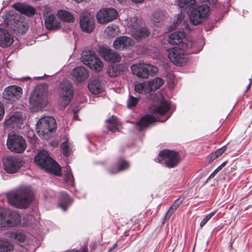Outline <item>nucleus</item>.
I'll use <instances>...</instances> for the list:
<instances>
[{
    "mask_svg": "<svg viewBox=\"0 0 252 252\" xmlns=\"http://www.w3.org/2000/svg\"><path fill=\"white\" fill-rule=\"evenodd\" d=\"M77 2H80L83 1L84 0H75Z\"/></svg>",
    "mask_w": 252,
    "mask_h": 252,
    "instance_id": "obj_56",
    "label": "nucleus"
},
{
    "mask_svg": "<svg viewBox=\"0 0 252 252\" xmlns=\"http://www.w3.org/2000/svg\"><path fill=\"white\" fill-rule=\"evenodd\" d=\"M80 26L83 31L91 32L95 27L93 15L89 12H83L80 17Z\"/></svg>",
    "mask_w": 252,
    "mask_h": 252,
    "instance_id": "obj_20",
    "label": "nucleus"
},
{
    "mask_svg": "<svg viewBox=\"0 0 252 252\" xmlns=\"http://www.w3.org/2000/svg\"><path fill=\"white\" fill-rule=\"evenodd\" d=\"M34 162L47 172L52 173L57 176L61 174L60 165L49 156L46 151H40L35 157Z\"/></svg>",
    "mask_w": 252,
    "mask_h": 252,
    "instance_id": "obj_3",
    "label": "nucleus"
},
{
    "mask_svg": "<svg viewBox=\"0 0 252 252\" xmlns=\"http://www.w3.org/2000/svg\"><path fill=\"white\" fill-rule=\"evenodd\" d=\"M60 103L61 106L64 108L70 102L73 96V90L71 85L68 82H64L60 86Z\"/></svg>",
    "mask_w": 252,
    "mask_h": 252,
    "instance_id": "obj_15",
    "label": "nucleus"
},
{
    "mask_svg": "<svg viewBox=\"0 0 252 252\" xmlns=\"http://www.w3.org/2000/svg\"><path fill=\"white\" fill-rule=\"evenodd\" d=\"M57 15L60 19L64 22L70 23L73 22L74 20V16L70 12L65 10H58Z\"/></svg>",
    "mask_w": 252,
    "mask_h": 252,
    "instance_id": "obj_34",
    "label": "nucleus"
},
{
    "mask_svg": "<svg viewBox=\"0 0 252 252\" xmlns=\"http://www.w3.org/2000/svg\"><path fill=\"white\" fill-rule=\"evenodd\" d=\"M205 3L196 6L195 0H178V5L188 12L190 11L189 20L193 25H197L201 23L207 17L210 11V7L207 4H215L216 0H199Z\"/></svg>",
    "mask_w": 252,
    "mask_h": 252,
    "instance_id": "obj_1",
    "label": "nucleus"
},
{
    "mask_svg": "<svg viewBox=\"0 0 252 252\" xmlns=\"http://www.w3.org/2000/svg\"><path fill=\"white\" fill-rule=\"evenodd\" d=\"M226 147L223 146L222 147L218 149L215 152L212 153L210 154V157L212 160L215 159L219 156L221 155L226 150Z\"/></svg>",
    "mask_w": 252,
    "mask_h": 252,
    "instance_id": "obj_44",
    "label": "nucleus"
},
{
    "mask_svg": "<svg viewBox=\"0 0 252 252\" xmlns=\"http://www.w3.org/2000/svg\"><path fill=\"white\" fill-rule=\"evenodd\" d=\"M81 61L91 69L97 72L102 70L103 67L102 62L94 54L84 53L81 57Z\"/></svg>",
    "mask_w": 252,
    "mask_h": 252,
    "instance_id": "obj_14",
    "label": "nucleus"
},
{
    "mask_svg": "<svg viewBox=\"0 0 252 252\" xmlns=\"http://www.w3.org/2000/svg\"><path fill=\"white\" fill-rule=\"evenodd\" d=\"M23 123V117L21 113L16 112L5 120L4 126L5 128L14 129L21 127Z\"/></svg>",
    "mask_w": 252,
    "mask_h": 252,
    "instance_id": "obj_21",
    "label": "nucleus"
},
{
    "mask_svg": "<svg viewBox=\"0 0 252 252\" xmlns=\"http://www.w3.org/2000/svg\"><path fill=\"white\" fill-rule=\"evenodd\" d=\"M159 156L164 159V164L168 168H173L177 166L180 159L178 153L168 149L161 151Z\"/></svg>",
    "mask_w": 252,
    "mask_h": 252,
    "instance_id": "obj_13",
    "label": "nucleus"
},
{
    "mask_svg": "<svg viewBox=\"0 0 252 252\" xmlns=\"http://www.w3.org/2000/svg\"><path fill=\"white\" fill-rule=\"evenodd\" d=\"M132 1L136 2V3H141L143 2L144 0H131Z\"/></svg>",
    "mask_w": 252,
    "mask_h": 252,
    "instance_id": "obj_53",
    "label": "nucleus"
},
{
    "mask_svg": "<svg viewBox=\"0 0 252 252\" xmlns=\"http://www.w3.org/2000/svg\"><path fill=\"white\" fill-rule=\"evenodd\" d=\"M150 32L145 27H139L131 32L132 36L135 39H140L141 38H146L148 36Z\"/></svg>",
    "mask_w": 252,
    "mask_h": 252,
    "instance_id": "obj_32",
    "label": "nucleus"
},
{
    "mask_svg": "<svg viewBox=\"0 0 252 252\" xmlns=\"http://www.w3.org/2000/svg\"><path fill=\"white\" fill-rule=\"evenodd\" d=\"M7 145L9 150L16 153H22L26 149L25 140L21 136L14 133L8 134Z\"/></svg>",
    "mask_w": 252,
    "mask_h": 252,
    "instance_id": "obj_7",
    "label": "nucleus"
},
{
    "mask_svg": "<svg viewBox=\"0 0 252 252\" xmlns=\"http://www.w3.org/2000/svg\"><path fill=\"white\" fill-rule=\"evenodd\" d=\"M44 21L45 27L49 30H56L61 27L60 22L57 20L55 16L53 14H50L46 16Z\"/></svg>",
    "mask_w": 252,
    "mask_h": 252,
    "instance_id": "obj_27",
    "label": "nucleus"
},
{
    "mask_svg": "<svg viewBox=\"0 0 252 252\" xmlns=\"http://www.w3.org/2000/svg\"><path fill=\"white\" fill-rule=\"evenodd\" d=\"M164 18V15L162 11H156L153 15V20L155 22H160Z\"/></svg>",
    "mask_w": 252,
    "mask_h": 252,
    "instance_id": "obj_46",
    "label": "nucleus"
},
{
    "mask_svg": "<svg viewBox=\"0 0 252 252\" xmlns=\"http://www.w3.org/2000/svg\"><path fill=\"white\" fill-rule=\"evenodd\" d=\"M118 15V12L115 9L105 8L98 12L96 19L99 23L104 24L115 19Z\"/></svg>",
    "mask_w": 252,
    "mask_h": 252,
    "instance_id": "obj_19",
    "label": "nucleus"
},
{
    "mask_svg": "<svg viewBox=\"0 0 252 252\" xmlns=\"http://www.w3.org/2000/svg\"><path fill=\"white\" fill-rule=\"evenodd\" d=\"M182 202V200H181V199L179 198L177 199L172 205V206L169 208L165 216V218H169L175 211L177 208L181 204Z\"/></svg>",
    "mask_w": 252,
    "mask_h": 252,
    "instance_id": "obj_40",
    "label": "nucleus"
},
{
    "mask_svg": "<svg viewBox=\"0 0 252 252\" xmlns=\"http://www.w3.org/2000/svg\"><path fill=\"white\" fill-rule=\"evenodd\" d=\"M72 75L77 81L82 82L88 77V72L83 66H77L73 69Z\"/></svg>",
    "mask_w": 252,
    "mask_h": 252,
    "instance_id": "obj_28",
    "label": "nucleus"
},
{
    "mask_svg": "<svg viewBox=\"0 0 252 252\" xmlns=\"http://www.w3.org/2000/svg\"><path fill=\"white\" fill-rule=\"evenodd\" d=\"M61 149L64 156L67 157L68 156L69 146L67 142H63L61 144Z\"/></svg>",
    "mask_w": 252,
    "mask_h": 252,
    "instance_id": "obj_49",
    "label": "nucleus"
},
{
    "mask_svg": "<svg viewBox=\"0 0 252 252\" xmlns=\"http://www.w3.org/2000/svg\"><path fill=\"white\" fill-rule=\"evenodd\" d=\"M4 114V109L2 104L0 102V121L3 118Z\"/></svg>",
    "mask_w": 252,
    "mask_h": 252,
    "instance_id": "obj_51",
    "label": "nucleus"
},
{
    "mask_svg": "<svg viewBox=\"0 0 252 252\" xmlns=\"http://www.w3.org/2000/svg\"><path fill=\"white\" fill-rule=\"evenodd\" d=\"M88 87L89 91L94 94H99L103 90V84L98 79L91 80L89 83Z\"/></svg>",
    "mask_w": 252,
    "mask_h": 252,
    "instance_id": "obj_29",
    "label": "nucleus"
},
{
    "mask_svg": "<svg viewBox=\"0 0 252 252\" xmlns=\"http://www.w3.org/2000/svg\"><path fill=\"white\" fill-rule=\"evenodd\" d=\"M4 19L7 26L16 33L22 34L26 32L27 27L20 20L18 16L14 15L13 14L6 15Z\"/></svg>",
    "mask_w": 252,
    "mask_h": 252,
    "instance_id": "obj_10",
    "label": "nucleus"
},
{
    "mask_svg": "<svg viewBox=\"0 0 252 252\" xmlns=\"http://www.w3.org/2000/svg\"><path fill=\"white\" fill-rule=\"evenodd\" d=\"M71 200L66 192H61L58 205L63 211H66L68 206L71 203Z\"/></svg>",
    "mask_w": 252,
    "mask_h": 252,
    "instance_id": "obj_31",
    "label": "nucleus"
},
{
    "mask_svg": "<svg viewBox=\"0 0 252 252\" xmlns=\"http://www.w3.org/2000/svg\"><path fill=\"white\" fill-rule=\"evenodd\" d=\"M3 163L4 169L9 173L17 172L24 164L18 156H5L3 158Z\"/></svg>",
    "mask_w": 252,
    "mask_h": 252,
    "instance_id": "obj_12",
    "label": "nucleus"
},
{
    "mask_svg": "<svg viewBox=\"0 0 252 252\" xmlns=\"http://www.w3.org/2000/svg\"><path fill=\"white\" fill-rule=\"evenodd\" d=\"M168 42L171 45L181 44V46L183 50L190 48L193 45V43L191 41H188L186 39L185 32L180 31L175 32L169 34Z\"/></svg>",
    "mask_w": 252,
    "mask_h": 252,
    "instance_id": "obj_9",
    "label": "nucleus"
},
{
    "mask_svg": "<svg viewBox=\"0 0 252 252\" xmlns=\"http://www.w3.org/2000/svg\"><path fill=\"white\" fill-rule=\"evenodd\" d=\"M225 162H223L219 166L215 171L210 175V178L213 177L217 173L220 171L222 168L225 165Z\"/></svg>",
    "mask_w": 252,
    "mask_h": 252,
    "instance_id": "obj_50",
    "label": "nucleus"
},
{
    "mask_svg": "<svg viewBox=\"0 0 252 252\" xmlns=\"http://www.w3.org/2000/svg\"><path fill=\"white\" fill-rule=\"evenodd\" d=\"M4 19L7 26L16 33L22 34L26 32L27 27L20 20L18 16L14 15L13 14L6 15Z\"/></svg>",
    "mask_w": 252,
    "mask_h": 252,
    "instance_id": "obj_11",
    "label": "nucleus"
},
{
    "mask_svg": "<svg viewBox=\"0 0 252 252\" xmlns=\"http://www.w3.org/2000/svg\"><path fill=\"white\" fill-rule=\"evenodd\" d=\"M135 44V41L131 37L127 36L117 37L113 41V47L114 49L120 51L130 50Z\"/></svg>",
    "mask_w": 252,
    "mask_h": 252,
    "instance_id": "obj_16",
    "label": "nucleus"
},
{
    "mask_svg": "<svg viewBox=\"0 0 252 252\" xmlns=\"http://www.w3.org/2000/svg\"><path fill=\"white\" fill-rule=\"evenodd\" d=\"M168 57L170 61L176 65L182 66L188 61V58L183 51L177 47L173 48L168 51Z\"/></svg>",
    "mask_w": 252,
    "mask_h": 252,
    "instance_id": "obj_18",
    "label": "nucleus"
},
{
    "mask_svg": "<svg viewBox=\"0 0 252 252\" xmlns=\"http://www.w3.org/2000/svg\"><path fill=\"white\" fill-rule=\"evenodd\" d=\"M13 7L21 14L29 17L33 16L35 13V9L34 7L24 3H15L13 5Z\"/></svg>",
    "mask_w": 252,
    "mask_h": 252,
    "instance_id": "obj_25",
    "label": "nucleus"
},
{
    "mask_svg": "<svg viewBox=\"0 0 252 252\" xmlns=\"http://www.w3.org/2000/svg\"><path fill=\"white\" fill-rule=\"evenodd\" d=\"M125 70L124 66L122 64L114 65H109L107 69V72L110 77H115L121 74Z\"/></svg>",
    "mask_w": 252,
    "mask_h": 252,
    "instance_id": "obj_30",
    "label": "nucleus"
},
{
    "mask_svg": "<svg viewBox=\"0 0 252 252\" xmlns=\"http://www.w3.org/2000/svg\"><path fill=\"white\" fill-rule=\"evenodd\" d=\"M22 89L17 86L7 87L3 92V97L4 99L14 101L17 99L22 94Z\"/></svg>",
    "mask_w": 252,
    "mask_h": 252,
    "instance_id": "obj_22",
    "label": "nucleus"
},
{
    "mask_svg": "<svg viewBox=\"0 0 252 252\" xmlns=\"http://www.w3.org/2000/svg\"><path fill=\"white\" fill-rule=\"evenodd\" d=\"M13 250L12 244L5 240L0 239V252H11Z\"/></svg>",
    "mask_w": 252,
    "mask_h": 252,
    "instance_id": "obj_38",
    "label": "nucleus"
},
{
    "mask_svg": "<svg viewBox=\"0 0 252 252\" xmlns=\"http://www.w3.org/2000/svg\"><path fill=\"white\" fill-rule=\"evenodd\" d=\"M82 252H88V249L87 247H84L83 248Z\"/></svg>",
    "mask_w": 252,
    "mask_h": 252,
    "instance_id": "obj_55",
    "label": "nucleus"
},
{
    "mask_svg": "<svg viewBox=\"0 0 252 252\" xmlns=\"http://www.w3.org/2000/svg\"><path fill=\"white\" fill-rule=\"evenodd\" d=\"M169 109V105L165 99H159L156 105H153L150 108L151 113L156 116H163Z\"/></svg>",
    "mask_w": 252,
    "mask_h": 252,
    "instance_id": "obj_23",
    "label": "nucleus"
},
{
    "mask_svg": "<svg viewBox=\"0 0 252 252\" xmlns=\"http://www.w3.org/2000/svg\"><path fill=\"white\" fill-rule=\"evenodd\" d=\"M129 167V163L126 160L121 159L118 162V168H116V171H113L111 169L109 172L111 174H115L118 172L126 170Z\"/></svg>",
    "mask_w": 252,
    "mask_h": 252,
    "instance_id": "obj_39",
    "label": "nucleus"
},
{
    "mask_svg": "<svg viewBox=\"0 0 252 252\" xmlns=\"http://www.w3.org/2000/svg\"><path fill=\"white\" fill-rule=\"evenodd\" d=\"M130 68L133 74L143 78H147L149 75L153 76L158 71L156 66L141 63L133 64Z\"/></svg>",
    "mask_w": 252,
    "mask_h": 252,
    "instance_id": "obj_8",
    "label": "nucleus"
},
{
    "mask_svg": "<svg viewBox=\"0 0 252 252\" xmlns=\"http://www.w3.org/2000/svg\"><path fill=\"white\" fill-rule=\"evenodd\" d=\"M147 81L136 83L134 85V90L139 94H148L151 93Z\"/></svg>",
    "mask_w": 252,
    "mask_h": 252,
    "instance_id": "obj_33",
    "label": "nucleus"
},
{
    "mask_svg": "<svg viewBox=\"0 0 252 252\" xmlns=\"http://www.w3.org/2000/svg\"><path fill=\"white\" fill-rule=\"evenodd\" d=\"M28 141L32 146H35L37 143V138L33 131H30L28 134Z\"/></svg>",
    "mask_w": 252,
    "mask_h": 252,
    "instance_id": "obj_45",
    "label": "nucleus"
},
{
    "mask_svg": "<svg viewBox=\"0 0 252 252\" xmlns=\"http://www.w3.org/2000/svg\"><path fill=\"white\" fill-rule=\"evenodd\" d=\"M216 212V211H213L206 215L201 221L200 226L201 227H203L210 220V219L214 216Z\"/></svg>",
    "mask_w": 252,
    "mask_h": 252,
    "instance_id": "obj_48",
    "label": "nucleus"
},
{
    "mask_svg": "<svg viewBox=\"0 0 252 252\" xmlns=\"http://www.w3.org/2000/svg\"><path fill=\"white\" fill-rule=\"evenodd\" d=\"M127 26L131 29V32L137 29L140 25V20L135 17H129L126 20Z\"/></svg>",
    "mask_w": 252,
    "mask_h": 252,
    "instance_id": "obj_37",
    "label": "nucleus"
},
{
    "mask_svg": "<svg viewBox=\"0 0 252 252\" xmlns=\"http://www.w3.org/2000/svg\"><path fill=\"white\" fill-rule=\"evenodd\" d=\"M64 181L70 186H73L74 184V178L71 173L70 167H67L66 169Z\"/></svg>",
    "mask_w": 252,
    "mask_h": 252,
    "instance_id": "obj_42",
    "label": "nucleus"
},
{
    "mask_svg": "<svg viewBox=\"0 0 252 252\" xmlns=\"http://www.w3.org/2000/svg\"><path fill=\"white\" fill-rule=\"evenodd\" d=\"M56 128V120L51 117L41 118L36 124V132L38 136L43 139H48Z\"/></svg>",
    "mask_w": 252,
    "mask_h": 252,
    "instance_id": "obj_4",
    "label": "nucleus"
},
{
    "mask_svg": "<svg viewBox=\"0 0 252 252\" xmlns=\"http://www.w3.org/2000/svg\"><path fill=\"white\" fill-rule=\"evenodd\" d=\"M252 84V80L250 79V83H249V84L248 85V86L247 87V90H248L250 88Z\"/></svg>",
    "mask_w": 252,
    "mask_h": 252,
    "instance_id": "obj_54",
    "label": "nucleus"
},
{
    "mask_svg": "<svg viewBox=\"0 0 252 252\" xmlns=\"http://www.w3.org/2000/svg\"><path fill=\"white\" fill-rule=\"evenodd\" d=\"M13 36L5 29L0 28V46L6 47L10 46L13 42Z\"/></svg>",
    "mask_w": 252,
    "mask_h": 252,
    "instance_id": "obj_26",
    "label": "nucleus"
},
{
    "mask_svg": "<svg viewBox=\"0 0 252 252\" xmlns=\"http://www.w3.org/2000/svg\"><path fill=\"white\" fill-rule=\"evenodd\" d=\"M106 122L109 124L108 126V128L112 132H115L119 130L120 124L117 120L116 116H112L110 118L106 120Z\"/></svg>",
    "mask_w": 252,
    "mask_h": 252,
    "instance_id": "obj_35",
    "label": "nucleus"
},
{
    "mask_svg": "<svg viewBox=\"0 0 252 252\" xmlns=\"http://www.w3.org/2000/svg\"><path fill=\"white\" fill-rule=\"evenodd\" d=\"M13 237L17 242H24L26 239V236L22 232H17L13 234Z\"/></svg>",
    "mask_w": 252,
    "mask_h": 252,
    "instance_id": "obj_47",
    "label": "nucleus"
},
{
    "mask_svg": "<svg viewBox=\"0 0 252 252\" xmlns=\"http://www.w3.org/2000/svg\"><path fill=\"white\" fill-rule=\"evenodd\" d=\"M48 86L46 84L37 85L31 95L30 102L34 107L42 108L46 106L48 101Z\"/></svg>",
    "mask_w": 252,
    "mask_h": 252,
    "instance_id": "obj_5",
    "label": "nucleus"
},
{
    "mask_svg": "<svg viewBox=\"0 0 252 252\" xmlns=\"http://www.w3.org/2000/svg\"><path fill=\"white\" fill-rule=\"evenodd\" d=\"M117 247V243H115V244L113 245V247H112V248H111V249H110L109 250L108 252H110L111 251H112V250H113V249L116 248Z\"/></svg>",
    "mask_w": 252,
    "mask_h": 252,
    "instance_id": "obj_52",
    "label": "nucleus"
},
{
    "mask_svg": "<svg viewBox=\"0 0 252 252\" xmlns=\"http://www.w3.org/2000/svg\"><path fill=\"white\" fill-rule=\"evenodd\" d=\"M168 118H166L164 120L156 119L153 116L151 115H146L141 118L140 120L137 123L136 127L139 130H142L143 129L146 128L151 124L154 123L155 121L164 122Z\"/></svg>",
    "mask_w": 252,
    "mask_h": 252,
    "instance_id": "obj_24",
    "label": "nucleus"
},
{
    "mask_svg": "<svg viewBox=\"0 0 252 252\" xmlns=\"http://www.w3.org/2000/svg\"><path fill=\"white\" fill-rule=\"evenodd\" d=\"M119 32V29L117 25H112L108 26L105 31L107 35L110 37L117 35Z\"/></svg>",
    "mask_w": 252,
    "mask_h": 252,
    "instance_id": "obj_41",
    "label": "nucleus"
},
{
    "mask_svg": "<svg viewBox=\"0 0 252 252\" xmlns=\"http://www.w3.org/2000/svg\"><path fill=\"white\" fill-rule=\"evenodd\" d=\"M148 82V86L150 89V92H154L159 89L163 84L164 81L162 79L157 77L153 80H151Z\"/></svg>",
    "mask_w": 252,
    "mask_h": 252,
    "instance_id": "obj_36",
    "label": "nucleus"
},
{
    "mask_svg": "<svg viewBox=\"0 0 252 252\" xmlns=\"http://www.w3.org/2000/svg\"><path fill=\"white\" fill-rule=\"evenodd\" d=\"M9 204L19 208H26L32 200L31 189L28 187H21L7 194Z\"/></svg>",
    "mask_w": 252,
    "mask_h": 252,
    "instance_id": "obj_2",
    "label": "nucleus"
},
{
    "mask_svg": "<svg viewBox=\"0 0 252 252\" xmlns=\"http://www.w3.org/2000/svg\"><path fill=\"white\" fill-rule=\"evenodd\" d=\"M98 52L100 56L108 62L117 63L120 62L121 59L117 52L103 46H100L98 47Z\"/></svg>",
    "mask_w": 252,
    "mask_h": 252,
    "instance_id": "obj_17",
    "label": "nucleus"
},
{
    "mask_svg": "<svg viewBox=\"0 0 252 252\" xmlns=\"http://www.w3.org/2000/svg\"><path fill=\"white\" fill-rule=\"evenodd\" d=\"M21 220V216L17 213L0 208V227L14 226L20 223Z\"/></svg>",
    "mask_w": 252,
    "mask_h": 252,
    "instance_id": "obj_6",
    "label": "nucleus"
},
{
    "mask_svg": "<svg viewBox=\"0 0 252 252\" xmlns=\"http://www.w3.org/2000/svg\"><path fill=\"white\" fill-rule=\"evenodd\" d=\"M139 100L137 97H134L129 94L127 99V107L128 108H132L136 106Z\"/></svg>",
    "mask_w": 252,
    "mask_h": 252,
    "instance_id": "obj_43",
    "label": "nucleus"
}]
</instances>
